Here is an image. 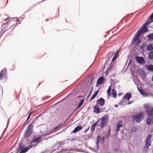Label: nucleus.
<instances>
[{"label":"nucleus","instance_id":"nucleus-34","mask_svg":"<svg viewBox=\"0 0 153 153\" xmlns=\"http://www.w3.org/2000/svg\"><path fill=\"white\" fill-rule=\"evenodd\" d=\"M32 113V112H31L30 113V114H29L27 117V120L25 122H26L29 120Z\"/></svg>","mask_w":153,"mask_h":153},{"label":"nucleus","instance_id":"nucleus-40","mask_svg":"<svg viewBox=\"0 0 153 153\" xmlns=\"http://www.w3.org/2000/svg\"><path fill=\"white\" fill-rule=\"evenodd\" d=\"M36 4H33V7H35L36 6Z\"/></svg>","mask_w":153,"mask_h":153},{"label":"nucleus","instance_id":"nucleus-33","mask_svg":"<svg viewBox=\"0 0 153 153\" xmlns=\"http://www.w3.org/2000/svg\"><path fill=\"white\" fill-rule=\"evenodd\" d=\"M111 91V89L110 86L107 90V94L109 95Z\"/></svg>","mask_w":153,"mask_h":153},{"label":"nucleus","instance_id":"nucleus-36","mask_svg":"<svg viewBox=\"0 0 153 153\" xmlns=\"http://www.w3.org/2000/svg\"><path fill=\"white\" fill-rule=\"evenodd\" d=\"M26 152H25V151H24V150L23 149L22 150H21V151H20V152L19 153H25Z\"/></svg>","mask_w":153,"mask_h":153},{"label":"nucleus","instance_id":"nucleus-21","mask_svg":"<svg viewBox=\"0 0 153 153\" xmlns=\"http://www.w3.org/2000/svg\"><path fill=\"white\" fill-rule=\"evenodd\" d=\"M119 50H118L117 53H116L114 55V56L113 57V59L112 60V62H113L114 60H115V59L117 57V56H118V52H119Z\"/></svg>","mask_w":153,"mask_h":153},{"label":"nucleus","instance_id":"nucleus-38","mask_svg":"<svg viewBox=\"0 0 153 153\" xmlns=\"http://www.w3.org/2000/svg\"><path fill=\"white\" fill-rule=\"evenodd\" d=\"M133 102V101H132V102H128L127 103V104L128 105H130V104L131 103H132Z\"/></svg>","mask_w":153,"mask_h":153},{"label":"nucleus","instance_id":"nucleus-2","mask_svg":"<svg viewBox=\"0 0 153 153\" xmlns=\"http://www.w3.org/2000/svg\"><path fill=\"white\" fill-rule=\"evenodd\" d=\"M145 111L149 117L153 116V107L149 104H145L144 105Z\"/></svg>","mask_w":153,"mask_h":153},{"label":"nucleus","instance_id":"nucleus-23","mask_svg":"<svg viewBox=\"0 0 153 153\" xmlns=\"http://www.w3.org/2000/svg\"><path fill=\"white\" fill-rule=\"evenodd\" d=\"M147 36L149 40H153V33L149 34Z\"/></svg>","mask_w":153,"mask_h":153},{"label":"nucleus","instance_id":"nucleus-45","mask_svg":"<svg viewBox=\"0 0 153 153\" xmlns=\"http://www.w3.org/2000/svg\"><path fill=\"white\" fill-rule=\"evenodd\" d=\"M112 63H111L110 64V67H112Z\"/></svg>","mask_w":153,"mask_h":153},{"label":"nucleus","instance_id":"nucleus-4","mask_svg":"<svg viewBox=\"0 0 153 153\" xmlns=\"http://www.w3.org/2000/svg\"><path fill=\"white\" fill-rule=\"evenodd\" d=\"M144 113L143 112H139L137 114L133 116V118L136 120L137 123H139L143 119Z\"/></svg>","mask_w":153,"mask_h":153},{"label":"nucleus","instance_id":"nucleus-14","mask_svg":"<svg viewBox=\"0 0 153 153\" xmlns=\"http://www.w3.org/2000/svg\"><path fill=\"white\" fill-rule=\"evenodd\" d=\"M6 73V70L5 69L2 70L0 72V80H1L3 77L5 76Z\"/></svg>","mask_w":153,"mask_h":153},{"label":"nucleus","instance_id":"nucleus-30","mask_svg":"<svg viewBox=\"0 0 153 153\" xmlns=\"http://www.w3.org/2000/svg\"><path fill=\"white\" fill-rule=\"evenodd\" d=\"M149 20L150 22H153V13H152L151 16L149 17Z\"/></svg>","mask_w":153,"mask_h":153},{"label":"nucleus","instance_id":"nucleus-46","mask_svg":"<svg viewBox=\"0 0 153 153\" xmlns=\"http://www.w3.org/2000/svg\"><path fill=\"white\" fill-rule=\"evenodd\" d=\"M152 81L153 82V76L152 77Z\"/></svg>","mask_w":153,"mask_h":153},{"label":"nucleus","instance_id":"nucleus-26","mask_svg":"<svg viewBox=\"0 0 153 153\" xmlns=\"http://www.w3.org/2000/svg\"><path fill=\"white\" fill-rule=\"evenodd\" d=\"M152 118H148L146 120V123L148 125H150L151 124V123L152 122Z\"/></svg>","mask_w":153,"mask_h":153},{"label":"nucleus","instance_id":"nucleus-10","mask_svg":"<svg viewBox=\"0 0 153 153\" xmlns=\"http://www.w3.org/2000/svg\"><path fill=\"white\" fill-rule=\"evenodd\" d=\"M123 126L122 122L121 120L119 121L116 125L115 131L118 132L119 131V128Z\"/></svg>","mask_w":153,"mask_h":153},{"label":"nucleus","instance_id":"nucleus-9","mask_svg":"<svg viewBox=\"0 0 153 153\" xmlns=\"http://www.w3.org/2000/svg\"><path fill=\"white\" fill-rule=\"evenodd\" d=\"M135 59L140 64H144L145 63V61L143 57L137 56Z\"/></svg>","mask_w":153,"mask_h":153},{"label":"nucleus","instance_id":"nucleus-3","mask_svg":"<svg viewBox=\"0 0 153 153\" xmlns=\"http://www.w3.org/2000/svg\"><path fill=\"white\" fill-rule=\"evenodd\" d=\"M33 127V126L32 124H29L27 131L25 134V137H28L30 136L33 131L32 130Z\"/></svg>","mask_w":153,"mask_h":153},{"label":"nucleus","instance_id":"nucleus-13","mask_svg":"<svg viewBox=\"0 0 153 153\" xmlns=\"http://www.w3.org/2000/svg\"><path fill=\"white\" fill-rule=\"evenodd\" d=\"M146 69L150 71H153V65H149L145 66Z\"/></svg>","mask_w":153,"mask_h":153},{"label":"nucleus","instance_id":"nucleus-24","mask_svg":"<svg viewBox=\"0 0 153 153\" xmlns=\"http://www.w3.org/2000/svg\"><path fill=\"white\" fill-rule=\"evenodd\" d=\"M31 146L30 145H28L27 147L24 148L23 149L25 151V152H27L31 148Z\"/></svg>","mask_w":153,"mask_h":153},{"label":"nucleus","instance_id":"nucleus-32","mask_svg":"<svg viewBox=\"0 0 153 153\" xmlns=\"http://www.w3.org/2000/svg\"><path fill=\"white\" fill-rule=\"evenodd\" d=\"M151 22H150V20H148L146 21V22H145V24H144L147 26V25L149 24Z\"/></svg>","mask_w":153,"mask_h":153},{"label":"nucleus","instance_id":"nucleus-8","mask_svg":"<svg viewBox=\"0 0 153 153\" xmlns=\"http://www.w3.org/2000/svg\"><path fill=\"white\" fill-rule=\"evenodd\" d=\"M105 101L102 98H100L97 101V105L100 106H102L105 103Z\"/></svg>","mask_w":153,"mask_h":153},{"label":"nucleus","instance_id":"nucleus-16","mask_svg":"<svg viewBox=\"0 0 153 153\" xmlns=\"http://www.w3.org/2000/svg\"><path fill=\"white\" fill-rule=\"evenodd\" d=\"M41 139V137L40 136L39 137H34L32 140V142L33 143H38Z\"/></svg>","mask_w":153,"mask_h":153},{"label":"nucleus","instance_id":"nucleus-15","mask_svg":"<svg viewBox=\"0 0 153 153\" xmlns=\"http://www.w3.org/2000/svg\"><path fill=\"white\" fill-rule=\"evenodd\" d=\"M98 107V105L97 104L93 106L94 111L97 113H100V110Z\"/></svg>","mask_w":153,"mask_h":153},{"label":"nucleus","instance_id":"nucleus-12","mask_svg":"<svg viewBox=\"0 0 153 153\" xmlns=\"http://www.w3.org/2000/svg\"><path fill=\"white\" fill-rule=\"evenodd\" d=\"M131 97V94L130 93H126L125 95L123 97V98L126 99L128 100V101L130 99Z\"/></svg>","mask_w":153,"mask_h":153},{"label":"nucleus","instance_id":"nucleus-44","mask_svg":"<svg viewBox=\"0 0 153 153\" xmlns=\"http://www.w3.org/2000/svg\"><path fill=\"white\" fill-rule=\"evenodd\" d=\"M115 107H118V105H115Z\"/></svg>","mask_w":153,"mask_h":153},{"label":"nucleus","instance_id":"nucleus-6","mask_svg":"<svg viewBox=\"0 0 153 153\" xmlns=\"http://www.w3.org/2000/svg\"><path fill=\"white\" fill-rule=\"evenodd\" d=\"M146 26V25L144 24L138 30L137 32L140 35L141 33L146 32L148 29Z\"/></svg>","mask_w":153,"mask_h":153},{"label":"nucleus","instance_id":"nucleus-5","mask_svg":"<svg viewBox=\"0 0 153 153\" xmlns=\"http://www.w3.org/2000/svg\"><path fill=\"white\" fill-rule=\"evenodd\" d=\"M140 36V35L137 32L135 35L134 38L132 40L131 44H133L136 43V44H138L140 42V39H139Z\"/></svg>","mask_w":153,"mask_h":153},{"label":"nucleus","instance_id":"nucleus-37","mask_svg":"<svg viewBox=\"0 0 153 153\" xmlns=\"http://www.w3.org/2000/svg\"><path fill=\"white\" fill-rule=\"evenodd\" d=\"M94 79V78L93 77H92L91 79V84H92L93 81Z\"/></svg>","mask_w":153,"mask_h":153},{"label":"nucleus","instance_id":"nucleus-49","mask_svg":"<svg viewBox=\"0 0 153 153\" xmlns=\"http://www.w3.org/2000/svg\"><path fill=\"white\" fill-rule=\"evenodd\" d=\"M89 95H88V96L87 97V98H88V97H89Z\"/></svg>","mask_w":153,"mask_h":153},{"label":"nucleus","instance_id":"nucleus-31","mask_svg":"<svg viewBox=\"0 0 153 153\" xmlns=\"http://www.w3.org/2000/svg\"><path fill=\"white\" fill-rule=\"evenodd\" d=\"M24 145H22V144H19V149L20 150H21L24 147Z\"/></svg>","mask_w":153,"mask_h":153},{"label":"nucleus","instance_id":"nucleus-11","mask_svg":"<svg viewBox=\"0 0 153 153\" xmlns=\"http://www.w3.org/2000/svg\"><path fill=\"white\" fill-rule=\"evenodd\" d=\"M82 128V127L81 126H78L72 131V133H76L79 130H81Z\"/></svg>","mask_w":153,"mask_h":153},{"label":"nucleus","instance_id":"nucleus-25","mask_svg":"<svg viewBox=\"0 0 153 153\" xmlns=\"http://www.w3.org/2000/svg\"><path fill=\"white\" fill-rule=\"evenodd\" d=\"M102 139L101 137H100L99 136L97 137V141L96 142V144L98 147L99 146V141Z\"/></svg>","mask_w":153,"mask_h":153},{"label":"nucleus","instance_id":"nucleus-20","mask_svg":"<svg viewBox=\"0 0 153 153\" xmlns=\"http://www.w3.org/2000/svg\"><path fill=\"white\" fill-rule=\"evenodd\" d=\"M98 92H99V89H98L97 91L96 92H95L94 94L92 96L91 98L90 101H91V100L94 99L95 98V97H96V96L98 94Z\"/></svg>","mask_w":153,"mask_h":153},{"label":"nucleus","instance_id":"nucleus-29","mask_svg":"<svg viewBox=\"0 0 153 153\" xmlns=\"http://www.w3.org/2000/svg\"><path fill=\"white\" fill-rule=\"evenodd\" d=\"M148 57L149 59H152L153 58V53L152 52L149 53Z\"/></svg>","mask_w":153,"mask_h":153},{"label":"nucleus","instance_id":"nucleus-48","mask_svg":"<svg viewBox=\"0 0 153 153\" xmlns=\"http://www.w3.org/2000/svg\"><path fill=\"white\" fill-rule=\"evenodd\" d=\"M91 94V93H90V92L89 93V96Z\"/></svg>","mask_w":153,"mask_h":153},{"label":"nucleus","instance_id":"nucleus-28","mask_svg":"<svg viewBox=\"0 0 153 153\" xmlns=\"http://www.w3.org/2000/svg\"><path fill=\"white\" fill-rule=\"evenodd\" d=\"M84 102V100H82L80 103H79V105H78V107L76 108V109H79L80 107L82 105L83 103Z\"/></svg>","mask_w":153,"mask_h":153},{"label":"nucleus","instance_id":"nucleus-47","mask_svg":"<svg viewBox=\"0 0 153 153\" xmlns=\"http://www.w3.org/2000/svg\"><path fill=\"white\" fill-rule=\"evenodd\" d=\"M6 0H3V1H5ZM8 0H7V3L8 2Z\"/></svg>","mask_w":153,"mask_h":153},{"label":"nucleus","instance_id":"nucleus-35","mask_svg":"<svg viewBox=\"0 0 153 153\" xmlns=\"http://www.w3.org/2000/svg\"><path fill=\"white\" fill-rule=\"evenodd\" d=\"M138 89L140 92L142 94H143L144 93L143 92V91L142 89H140V88H138Z\"/></svg>","mask_w":153,"mask_h":153},{"label":"nucleus","instance_id":"nucleus-41","mask_svg":"<svg viewBox=\"0 0 153 153\" xmlns=\"http://www.w3.org/2000/svg\"><path fill=\"white\" fill-rule=\"evenodd\" d=\"M43 2V1H42L41 2H38L37 3V4H40L41 2Z\"/></svg>","mask_w":153,"mask_h":153},{"label":"nucleus","instance_id":"nucleus-42","mask_svg":"<svg viewBox=\"0 0 153 153\" xmlns=\"http://www.w3.org/2000/svg\"><path fill=\"white\" fill-rule=\"evenodd\" d=\"M93 87H92V88H91V90L90 91V93H91V92L93 90Z\"/></svg>","mask_w":153,"mask_h":153},{"label":"nucleus","instance_id":"nucleus-7","mask_svg":"<svg viewBox=\"0 0 153 153\" xmlns=\"http://www.w3.org/2000/svg\"><path fill=\"white\" fill-rule=\"evenodd\" d=\"M151 137L150 135H148L146 140L145 148L147 149H148L149 147L151 145V142L150 141Z\"/></svg>","mask_w":153,"mask_h":153},{"label":"nucleus","instance_id":"nucleus-19","mask_svg":"<svg viewBox=\"0 0 153 153\" xmlns=\"http://www.w3.org/2000/svg\"><path fill=\"white\" fill-rule=\"evenodd\" d=\"M147 49L148 51H152L153 50V45L150 44L148 45Z\"/></svg>","mask_w":153,"mask_h":153},{"label":"nucleus","instance_id":"nucleus-39","mask_svg":"<svg viewBox=\"0 0 153 153\" xmlns=\"http://www.w3.org/2000/svg\"><path fill=\"white\" fill-rule=\"evenodd\" d=\"M89 127H88V128L84 131V132H85V133L89 129Z\"/></svg>","mask_w":153,"mask_h":153},{"label":"nucleus","instance_id":"nucleus-43","mask_svg":"<svg viewBox=\"0 0 153 153\" xmlns=\"http://www.w3.org/2000/svg\"><path fill=\"white\" fill-rule=\"evenodd\" d=\"M122 94L121 93H120V94H119L118 96H120L121 95H122Z\"/></svg>","mask_w":153,"mask_h":153},{"label":"nucleus","instance_id":"nucleus-18","mask_svg":"<svg viewBox=\"0 0 153 153\" xmlns=\"http://www.w3.org/2000/svg\"><path fill=\"white\" fill-rule=\"evenodd\" d=\"M104 80V78L102 77H100L97 81V84H101Z\"/></svg>","mask_w":153,"mask_h":153},{"label":"nucleus","instance_id":"nucleus-1","mask_svg":"<svg viewBox=\"0 0 153 153\" xmlns=\"http://www.w3.org/2000/svg\"><path fill=\"white\" fill-rule=\"evenodd\" d=\"M109 118L107 115H105L99 120L98 121L100 122V126L101 128H104L109 121Z\"/></svg>","mask_w":153,"mask_h":153},{"label":"nucleus","instance_id":"nucleus-17","mask_svg":"<svg viewBox=\"0 0 153 153\" xmlns=\"http://www.w3.org/2000/svg\"><path fill=\"white\" fill-rule=\"evenodd\" d=\"M98 121H97L96 122L94 123L91 126V130L92 131H93L95 129V127L97 126V123Z\"/></svg>","mask_w":153,"mask_h":153},{"label":"nucleus","instance_id":"nucleus-22","mask_svg":"<svg viewBox=\"0 0 153 153\" xmlns=\"http://www.w3.org/2000/svg\"><path fill=\"white\" fill-rule=\"evenodd\" d=\"M112 94L113 95V97L114 98H116L117 97L116 92L115 89H114L112 90Z\"/></svg>","mask_w":153,"mask_h":153},{"label":"nucleus","instance_id":"nucleus-27","mask_svg":"<svg viewBox=\"0 0 153 153\" xmlns=\"http://www.w3.org/2000/svg\"><path fill=\"white\" fill-rule=\"evenodd\" d=\"M112 56V54L111 52L108 53L106 56V57L107 58V59H106V60H108V61L110 59V57Z\"/></svg>","mask_w":153,"mask_h":153}]
</instances>
